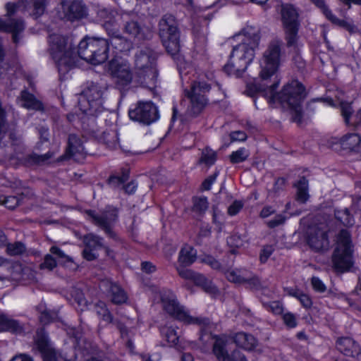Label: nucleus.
I'll return each mask as SVG.
<instances>
[{
  "mask_svg": "<svg viewBox=\"0 0 361 361\" xmlns=\"http://www.w3.org/2000/svg\"><path fill=\"white\" fill-rule=\"evenodd\" d=\"M49 51L59 73H66L73 68L78 58L92 65H99L108 59L110 42L104 38L85 37L78 44L71 37L52 34L49 38Z\"/></svg>",
  "mask_w": 361,
  "mask_h": 361,
  "instance_id": "obj_1",
  "label": "nucleus"
},
{
  "mask_svg": "<svg viewBox=\"0 0 361 361\" xmlns=\"http://www.w3.org/2000/svg\"><path fill=\"white\" fill-rule=\"evenodd\" d=\"M279 85V81L274 82L265 90V94L273 102H279L281 106L289 111L291 120L300 123L302 119L301 104L305 98V87L298 80H293L287 83L280 92L275 90Z\"/></svg>",
  "mask_w": 361,
  "mask_h": 361,
  "instance_id": "obj_2",
  "label": "nucleus"
},
{
  "mask_svg": "<svg viewBox=\"0 0 361 361\" xmlns=\"http://www.w3.org/2000/svg\"><path fill=\"white\" fill-rule=\"evenodd\" d=\"M238 36L242 37L241 42L233 47L228 62L224 66V71L228 75L245 71L252 61L255 49L259 46V31L252 27L245 29Z\"/></svg>",
  "mask_w": 361,
  "mask_h": 361,
  "instance_id": "obj_3",
  "label": "nucleus"
},
{
  "mask_svg": "<svg viewBox=\"0 0 361 361\" xmlns=\"http://www.w3.org/2000/svg\"><path fill=\"white\" fill-rule=\"evenodd\" d=\"M97 13L109 37L111 46L119 52L129 51L133 44L122 35L121 30V23L123 24V13L105 7L99 8Z\"/></svg>",
  "mask_w": 361,
  "mask_h": 361,
  "instance_id": "obj_4",
  "label": "nucleus"
},
{
  "mask_svg": "<svg viewBox=\"0 0 361 361\" xmlns=\"http://www.w3.org/2000/svg\"><path fill=\"white\" fill-rule=\"evenodd\" d=\"M157 54L149 47L138 50L135 55V82L153 89L157 86L158 73L156 68Z\"/></svg>",
  "mask_w": 361,
  "mask_h": 361,
  "instance_id": "obj_5",
  "label": "nucleus"
},
{
  "mask_svg": "<svg viewBox=\"0 0 361 361\" xmlns=\"http://www.w3.org/2000/svg\"><path fill=\"white\" fill-rule=\"evenodd\" d=\"M161 300L164 310L174 318L188 324H197L201 328V331L207 334L212 329V324L207 317H193L188 314L177 301L176 295L169 290H163L161 293Z\"/></svg>",
  "mask_w": 361,
  "mask_h": 361,
  "instance_id": "obj_6",
  "label": "nucleus"
},
{
  "mask_svg": "<svg viewBox=\"0 0 361 361\" xmlns=\"http://www.w3.org/2000/svg\"><path fill=\"white\" fill-rule=\"evenodd\" d=\"M334 269L338 273L348 271L353 265L350 234L341 230L337 236V245L332 255Z\"/></svg>",
  "mask_w": 361,
  "mask_h": 361,
  "instance_id": "obj_7",
  "label": "nucleus"
},
{
  "mask_svg": "<svg viewBox=\"0 0 361 361\" xmlns=\"http://www.w3.org/2000/svg\"><path fill=\"white\" fill-rule=\"evenodd\" d=\"M284 56L283 42L274 39L269 42L259 61V75L262 80H267L278 71Z\"/></svg>",
  "mask_w": 361,
  "mask_h": 361,
  "instance_id": "obj_8",
  "label": "nucleus"
},
{
  "mask_svg": "<svg viewBox=\"0 0 361 361\" xmlns=\"http://www.w3.org/2000/svg\"><path fill=\"white\" fill-rule=\"evenodd\" d=\"M210 89V84L199 80H194L189 90H185V97L189 101L187 108L188 114L195 116L202 111L208 103L207 93Z\"/></svg>",
  "mask_w": 361,
  "mask_h": 361,
  "instance_id": "obj_9",
  "label": "nucleus"
},
{
  "mask_svg": "<svg viewBox=\"0 0 361 361\" xmlns=\"http://www.w3.org/2000/svg\"><path fill=\"white\" fill-rule=\"evenodd\" d=\"M159 35L166 51L175 55L180 51V35L173 16L166 14L159 22Z\"/></svg>",
  "mask_w": 361,
  "mask_h": 361,
  "instance_id": "obj_10",
  "label": "nucleus"
},
{
  "mask_svg": "<svg viewBox=\"0 0 361 361\" xmlns=\"http://www.w3.org/2000/svg\"><path fill=\"white\" fill-rule=\"evenodd\" d=\"M109 72L115 87L121 92L127 91L135 82L130 64L126 60L114 59L109 63Z\"/></svg>",
  "mask_w": 361,
  "mask_h": 361,
  "instance_id": "obj_11",
  "label": "nucleus"
},
{
  "mask_svg": "<svg viewBox=\"0 0 361 361\" xmlns=\"http://www.w3.org/2000/svg\"><path fill=\"white\" fill-rule=\"evenodd\" d=\"M281 14L287 47H295L298 40V32L300 27L298 13L293 5L285 4L281 6Z\"/></svg>",
  "mask_w": 361,
  "mask_h": 361,
  "instance_id": "obj_12",
  "label": "nucleus"
},
{
  "mask_svg": "<svg viewBox=\"0 0 361 361\" xmlns=\"http://www.w3.org/2000/svg\"><path fill=\"white\" fill-rule=\"evenodd\" d=\"M103 88L98 84L92 82L88 85L78 99L80 110L87 114H94L100 111L103 104Z\"/></svg>",
  "mask_w": 361,
  "mask_h": 361,
  "instance_id": "obj_13",
  "label": "nucleus"
},
{
  "mask_svg": "<svg viewBox=\"0 0 361 361\" xmlns=\"http://www.w3.org/2000/svg\"><path fill=\"white\" fill-rule=\"evenodd\" d=\"M123 31L130 37L140 42L152 37L151 31L140 21L138 16L135 13H123Z\"/></svg>",
  "mask_w": 361,
  "mask_h": 361,
  "instance_id": "obj_14",
  "label": "nucleus"
},
{
  "mask_svg": "<svg viewBox=\"0 0 361 361\" xmlns=\"http://www.w3.org/2000/svg\"><path fill=\"white\" fill-rule=\"evenodd\" d=\"M128 115L132 121L144 125H149L159 118L157 107L151 102H138L129 109Z\"/></svg>",
  "mask_w": 361,
  "mask_h": 361,
  "instance_id": "obj_15",
  "label": "nucleus"
},
{
  "mask_svg": "<svg viewBox=\"0 0 361 361\" xmlns=\"http://www.w3.org/2000/svg\"><path fill=\"white\" fill-rule=\"evenodd\" d=\"M85 213L92 224L99 226L109 236H114L112 226L117 219V210L114 207H107L100 213L93 210H87Z\"/></svg>",
  "mask_w": 361,
  "mask_h": 361,
  "instance_id": "obj_16",
  "label": "nucleus"
},
{
  "mask_svg": "<svg viewBox=\"0 0 361 361\" xmlns=\"http://www.w3.org/2000/svg\"><path fill=\"white\" fill-rule=\"evenodd\" d=\"M213 353L218 361H247L245 356L238 349L228 352V341L224 337L216 338Z\"/></svg>",
  "mask_w": 361,
  "mask_h": 361,
  "instance_id": "obj_17",
  "label": "nucleus"
},
{
  "mask_svg": "<svg viewBox=\"0 0 361 361\" xmlns=\"http://www.w3.org/2000/svg\"><path fill=\"white\" fill-rule=\"evenodd\" d=\"M307 243L316 252L328 250L329 241L326 231L317 226H310L307 232Z\"/></svg>",
  "mask_w": 361,
  "mask_h": 361,
  "instance_id": "obj_18",
  "label": "nucleus"
},
{
  "mask_svg": "<svg viewBox=\"0 0 361 361\" xmlns=\"http://www.w3.org/2000/svg\"><path fill=\"white\" fill-rule=\"evenodd\" d=\"M99 288L114 304H121L127 300L126 293L116 283L108 279L103 280L100 282Z\"/></svg>",
  "mask_w": 361,
  "mask_h": 361,
  "instance_id": "obj_19",
  "label": "nucleus"
},
{
  "mask_svg": "<svg viewBox=\"0 0 361 361\" xmlns=\"http://www.w3.org/2000/svg\"><path fill=\"white\" fill-rule=\"evenodd\" d=\"M336 348L345 356L351 357L361 361V350L360 345L351 338L343 337L336 341Z\"/></svg>",
  "mask_w": 361,
  "mask_h": 361,
  "instance_id": "obj_20",
  "label": "nucleus"
},
{
  "mask_svg": "<svg viewBox=\"0 0 361 361\" xmlns=\"http://www.w3.org/2000/svg\"><path fill=\"white\" fill-rule=\"evenodd\" d=\"M24 29L25 25L22 19L9 18L7 20L0 19V31L11 33L13 41L16 44L19 43L20 34Z\"/></svg>",
  "mask_w": 361,
  "mask_h": 361,
  "instance_id": "obj_21",
  "label": "nucleus"
},
{
  "mask_svg": "<svg viewBox=\"0 0 361 361\" xmlns=\"http://www.w3.org/2000/svg\"><path fill=\"white\" fill-rule=\"evenodd\" d=\"M66 17L69 20L82 18L85 16V7L79 0H74L68 4L63 5Z\"/></svg>",
  "mask_w": 361,
  "mask_h": 361,
  "instance_id": "obj_22",
  "label": "nucleus"
},
{
  "mask_svg": "<svg viewBox=\"0 0 361 361\" xmlns=\"http://www.w3.org/2000/svg\"><path fill=\"white\" fill-rule=\"evenodd\" d=\"M23 331V325L18 320L14 319L6 314H0V332L9 331L14 334H21Z\"/></svg>",
  "mask_w": 361,
  "mask_h": 361,
  "instance_id": "obj_23",
  "label": "nucleus"
},
{
  "mask_svg": "<svg viewBox=\"0 0 361 361\" xmlns=\"http://www.w3.org/2000/svg\"><path fill=\"white\" fill-rule=\"evenodd\" d=\"M341 147L353 152L361 150V137L357 133H348L343 136L339 141Z\"/></svg>",
  "mask_w": 361,
  "mask_h": 361,
  "instance_id": "obj_24",
  "label": "nucleus"
},
{
  "mask_svg": "<svg viewBox=\"0 0 361 361\" xmlns=\"http://www.w3.org/2000/svg\"><path fill=\"white\" fill-rule=\"evenodd\" d=\"M234 343L246 350H252L257 345V339L251 334L238 332L233 336Z\"/></svg>",
  "mask_w": 361,
  "mask_h": 361,
  "instance_id": "obj_25",
  "label": "nucleus"
},
{
  "mask_svg": "<svg viewBox=\"0 0 361 361\" xmlns=\"http://www.w3.org/2000/svg\"><path fill=\"white\" fill-rule=\"evenodd\" d=\"M341 114L348 125L357 126L361 124V109L355 115H352L353 109L349 103H341Z\"/></svg>",
  "mask_w": 361,
  "mask_h": 361,
  "instance_id": "obj_26",
  "label": "nucleus"
},
{
  "mask_svg": "<svg viewBox=\"0 0 361 361\" xmlns=\"http://www.w3.org/2000/svg\"><path fill=\"white\" fill-rule=\"evenodd\" d=\"M24 10L32 9V15L35 18L42 16L45 10V0H19Z\"/></svg>",
  "mask_w": 361,
  "mask_h": 361,
  "instance_id": "obj_27",
  "label": "nucleus"
},
{
  "mask_svg": "<svg viewBox=\"0 0 361 361\" xmlns=\"http://www.w3.org/2000/svg\"><path fill=\"white\" fill-rule=\"evenodd\" d=\"M226 278L228 281L235 283H247L250 288H257L259 286V281L257 278L247 279L243 276L240 271L232 270L226 272Z\"/></svg>",
  "mask_w": 361,
  "mask_h": 361,
  "instance_id": "obj_28",
  "label": "nucleus"
},
{
  "mask_svg": "<svg viewBox=\"0 0 361 361\" xmlns=\"http://www.w3.org/2000/svg\"><path fill=\"white\" fill-rule=\"evenodd\" d=\"M196 257V250L192 247L185 245L179 252L178 262L182 266L188 267L195 261Z\"/></svg>",
  "mask_w": 361,
  "mask_h": 361,
  "instance_id": "obj_29",
  "label": "nucleus"
},
{
  "mask_svg": "<svg viewBox=\"0 0 361 361\" xmlns=\"http://www.w3.org/2000/svg\"><path fill=\"white\" fill-rule=\"evenodd\" d=\"M20 101V105L27 109H42V104L26 90L21 92Z\"/></svg>",
  "mask_w": 361,
  "mask_h": 361,
  "instance_id": "obj_30",
  "label": "nucleus"
},
{
  "mask_svg": "<svg viewBox=\"0 0 361 361\" xmlns=\"http://www.w3.org/2000/svg\"><path fill=\"white\" fill-rule=\"evenodd\" d=\"M318 8H321L326 18L330 20L332 23L341 26L345 27L346 22L343 20L338 19L335 15H334L331 11L326 6L324 0H310Z\"/></svg>",
  "mask_w": 361,
  "mask_h": 361,
  "instance_id": "obj_31",
  "label": "nucleus"
},
{
  "mask_svg": "<svg viewBox=\"0 0 361 361\" xmlns=\"http://www.w3.org/2000/svg\"><path fill=\"white\" fill-rule=\"evenodd\" d=\"M67 153L70 157H76L77 154L82 155L84 147L80 139L74 134L68 137Z\"/></svg>",
  "mask_w": 361,
  "mask_h": 361,
  "instance_id": "obj_32",
  "label": "nucleus"
},
{
  "mask_svg": "<svg viewBox=\"0 0 361 361\" xmlns=\"http://www.w3.org/2000/svg\"><path fill=\"white\" fill-rule=\"evenodd\" d=\"M297 188L296 200L300 203H305L308 198V180L304 177H301L295 184Z\"/></svg>",
  "mask_w": 361,
  "mask_h": 361,
  "instance_id": "obj_33",
  "label": "nucleus"
},
{
  "mask_svg": "<svg viewBox=\"0 0 361 361\" xmlns=\"http://www.w3.org/2000/svg\"><path fill=\"white\" fill-rule=\"evenodd\" d=\"M192 281L197 286H202L207 293L215 294L217 291L216 286L202 274L195 273Z\"/></svg>",
  "mask_w": 361,
  "mask_h": 361,
  "instance_id": "obj_34",
  "label": "nucleus"
},
{
  "mask_svg": "<svg viewBox=\"0 0 361 361\" xmlns=\"http://www.w3.org/2000/svg\"><path fill=\"white\" fill-rule=\"evenodd\" d=\"M160 332L170 346H175L178 344L179 336L173 328L164 326L160 329Z\"/></svg>",
  "mask_w": 361,
  "mask_h": 361,
  "instance_id": "obj_35",
  "label": "nucleus"
},
{
  "mask_svg": "<svg viewBox=\"0 0 361 361\" xmlns=\"http://www.w3.org/2000/svg\"><path fill=\"white\" fill-rule=\"evenodd\" d=\"M83 242L86 247L96 250L104 247L103 238L94 233L85 235L83 238Z\"/></svg>",
  "mask_w": 361,
  "mask_h": 361,
  "instance_id": "obj_36",
  "label": "nucleus"
},
{
  "mask_svg": "<svg viewBox=\"0 0 361 361\" xmlns=\"http://www.w3.org/2000/svg\"><path fill=\"white\" fill-rule=\"evenodd\" d=\"M334 214L336 219L344 226H351L355 224L354 218L347 208L336 209Z\"/></svg>",
  "mask_w": 361,
  "mask_h": 361,
  "instance_id": "obj_37",
  "label": "nucleus"
},
{
  "mask_svg": "<svg viewBox=\"0 0 361 361\" xmlns=\"http://www.w3.org/2000/svg\"><path fill=\"white\" fill-rule=\"evenodd\" d=\"M97 314L102 316L103 320L110 323L112 322L113 317L109 310L106 308L105 302L99 301L94 306Z\"/></svg>",
  "mask_w": 361,
  "mask_h": 361,
  "instance_id": "obj_38",
  "label": "nucleus"
},
{
  "mask_svg": "<svg viewBox=\"0 0 361 361\" xmlns=\"http://www.w3.org/2000/svg\"><path fill=\"white\" fill-rule=\"evenodd\" d=\"M250 154L245 148H240L237 151L233 152L230 155V161L232 164H238L245 161Z\"/></svg>",
  "mask_w": 361,
  "mask_h": 361,
  "instance_id": "obj_39",
  "label": "nucleus"
},
{
  "mask_svg": "<svg viewBox=\"0 0 361 361\" xmlns=\"http://www.w3.org/2000/svg\"><path fill=\"white\" fill-rule=\"evenodd\" d=\"M192 210L198 214H202L208 208L207 198L205 197H199L193 198Z\"/></svg>",
  "mask_w": 361,
  "mask_h": 361,
  "instance_id": "obj_40",
  "label": "nucleus"
},
{
  "mask_svg": "<svg viewBox=\"0 0 361 361\" xmlns=\"http://www.w3.org/2000/svg\"><path fill=\"white\" fill-rule=\"evenodd\" d=\"M216 159V154L214 151L211 149L206 148L202 152L200 162L205 164L207 166L213 165Z\"/></svg>",
  "mask_w": 361,
  "mask_h": 361,
  "instance_id": "obj_41",
  "label": "nucleus"
},
{
  "mask_svg": "<svg viewBox=\"0 0 361 361\" xmlns=\"http://www.w3.org/2000/svg\"><path fill=\"white\" fill-rule=\"evenodd\" d=\"M290 295L296 298L305 308H310L312 306V300L309 295L300 292L298 290H291Z\"/></svg>",
  "mask_w": 361,
  "mask_h": 361,
  "instance_id": "obj_42",
  "label": "nucleus"
},
{
  "mask_svg": "<svg viewBox=\"0 0 361 361\" xmlns=\"http://www.w3.org/2000/svg\"><path fill=\"white\" fill-rule=\"evenodd\" d=\"M7 252L11 256L20 255L25 251V246L20 242H16L7 245Z\"/></svg>",
  "mask_w": 361,
  "mask_h": 361,
  "instance_id": "obj_43",
  "label": "nucleus"
},
{
  "mask_svg": "<svg viewBox=\"0 0 361 361\" xmlns=\"http://www.w3.org/2000/svg\"><path fill=\"white\" fill-rule=\"evenodd\" d=\"M57 265L56 260L52 257L51 254L45 255L44 262L40 264V269H47L49 271L53 270Z\"/></svg>",
  "mask_w": 361,
  "mask_h": 361,
  "instance_id": "obj_44",
  "label": "nucleus"
},
{
  "mask_svg": "<svg viewBox=\"0 0 361 361\" xmlns=\"http://www.w3.org/2000/svg\"><path fill=\"white\" fill-rule=\"evenodd\" d=\"M264 305L268 311L274 314H281L283 312V305L279 301H272L269 303H265Z\"/></svg>",
  "mask_w": 361,
  "mask_h": 361,
  "instance_id": "obj_45",
  "label": "nucleus"
},
{
  "mask_svg": "<svg viewBox=\"0 0 361 361\" xmlns=\"http://www.w3.org/2000/svg\"><path fill=\"white\" fill-rule=\"evenodd\" d=\"M274 251V247L272 245H267L263 247L260 252L259 260L262 263H265L272 255Z\"/></svg>",
  "mask_w": 361,
  "mask_h": 361,
  "instance_id": "obj_46",
  "label": "nucleus"
},
{
  "mask_svg": "<svg viewBox=\"0 0 361 361\" xmlns=\"http://www.w3.org/2000/svg\"><path fill=\"white\" fill-rule=\"evenodd\" d=\"M286 219V217L284 215L279 214L276 215L272 219L269 220L267 222V225L268 226V227L274 228L283 224L285 222Z\"/></svg>",
  "mask_w": 361,
  "mask_h": 361,
  "instance_id": "obj_47",
  "label": "nucleus"
},
{
  "mask_svg": "<svg viewBox=\"0 0 361 361\" xmlns=\"http://www.w3.org/2000/svg\"><path fill=\"white\" fill-rule=\"evenodd\" d=\"M177 271L180 277L185 279L192 280L196 272H194L191 269H186L185 267L180 264L177 267Z\"/></svg>",
  "mask_w": 361,
  "mask_h": 361,
  "instance_id": "obj_48",
  "label": "nucleus"
},
{
  "mask_svg": "<svg viewBox=\"0 0 361 361\" xmlns=\"http://www.w3.org/2000/svg\"><path fill=\"white\" fill-rule=\"evenodd\" d=\"M54 154L53 152H48L47 153L44 154H33L31 155L30 158L32 161L37 163V164H43L48 161L50 158L53 157Z\"/></svg>",
  "mask_w": 361,
  "mask_h": 361,
  "instance_id": "obj_49",
  "label": "nucleus"
},
{
  "mask_svg": "<svg viewBox=\"0 0 361 361\" xmlns=\"http://www.w3.org/2000/svg\"><path fill=\"white\" fill-rule=\"evenodd\" d=\"M311 283L313 289L319 293H324L326 290V287L323 281L318 277L313 276L311 279Z\"/></svg>",
  "mask_w": 361,
  "mask_h": 361,
  "instance_id": "obj_50",
  "label": "nucleus"
},
{
  "mask_svg": "<svg viewBox=\"0 0 361 361\" xmlns=\"http://www.w3.org/2000/svg\"><path fill=\"white\" fill-rule=\"evenodd\" d=\"M283 320L288 328H295L297 326L296 317L290 312L284 313L283 314Z\"/></svg>",
  "mask_w": 361,
  "mask_h": 361,
  "instance_id": "obj_51",
  "label": "nucleus"
},
{
  "mask_svg": "<svg viewBox=\"0 0 361 361\" xmlns=\"http://www.w3.org/2000/svg\"><path fill=\"white\" fill-rule=\"evenodd\" d=\"M22 7V5L19 4V1L18 3H11L8 2L5 5V8L6 11V16L8 17H11L12 16L15 15L18 11V9Z\"/></svg>",
  "mask_w": 361,
  "mask_h": 361,
  "instance_id": "obj_52",
  "label": "nucleus"
},
{
  "mask_svg": "<svg viewBox=\"0 0 361 361\" xmlns=\"http://www.w3.org/2000/svg\"><path fill=\"white\" fill-rule=\"evenodd\" d=\"M243 202L240 200H235L228 208V214L231 216L237 214L243 208Z\"/></svg>",
  "mask_w": 361,
  "mask_h": 361,
  "instance_id": "obj_53",
  "label": "nucleus"
},
{
  "mask_svg": "<svg viewBox=\"0 0 361 361\" xmlns=\"http://www.w3.org/2000/svg\"><path fill=\"white\" fill-rule=\"evenodd\" d=\"M201 260L203 263L208 264L214 269L219 270L221 269L220 263L210 255L204 257Z\"/></svg>",
  "mask_w": 361,
  "mask_h": 361,
  "instance_id": "obj_54",
  "label": "nucleus"
},
{
  "mask_svg": "<svg viewBox=\"0 0 361 361\" xmlns=\"http://www.w3.org/2000/svg\"><path fill=\"white\" fill-rule=\"evenodd\" d=\"M128 178V174H123L121 177L111 176L109 180V183L113 187H116L123 184Z\"/></svg>",
  "mask_w": 361,
  "mask_h": 361,
  "instance_id": "obj_55",
  "label": "nucleus"
},
{
  "mask_svg": "<svg viewBox=\"0 0 361 361\" xmlns=\"http://www.w3.org/2000/svg\"><path fill=\"white\" fill-rule=\"evenodd\" d=\"M219 172H215L213 175L209 176L207 178L202 184V188L204 190H209L211 189L212 184L216 181V177L218 176Z\"/></svg>",
  "mask_w": 361,
  "mask_h": 361,
  "instance_id": "obj_56",
  "label": "nucleus"
},
{
  "mask_svg": "<svg viewBox=\"0 0 361 361\" xmlns=\"http://www.w3.org/2000/svg\"><path fill=\"white\" fill-rule=\"evenodd\" d=\"M82 255L85 259L92 261L97 257V250L85 246L83 250Z\"/></svg>",
  "mask_w": 361,
  "mask_h": 361,
  "instance_id": "obj_57",
  "label": "nucleus"
},
{
  "mask_svg": "<svg viewBox=\"0 0 361 361\" xmlns=\"http://www.w3.org/2000/svg\"><path fill=\"white\" fill-rule=\"evenodd\" d=\"M4 204H5L7 208L13 209L18 205V199L15 196L7 197L4 201Z\"/></svg>",
  "mask_w": 361,
  "mask_h": 361,
  "instance_id": "obj_58",
  "label": "nucleus"
},
{
  "mask_svg": "<svg viewBox=\"0 0 361 361\" xmlns=\"http://www.w3.org/2000/svg\"><path fill=\"white\" fill-rule=\"evenodd\" d=\"M35 344L42 354H44V351L51 349V348L48 345L47 341L44 338H37L35 341Z\"/></svg>",
  "mask_w": 361,
  "mask_h": 361,
  "instance_id": "obj_59",
  "label": "nucleus"
},
{
  "mask_svg": "<svg viewBox=\"0 0 361 361\" xmlns=\"http://www.w3.org/2000/svg\"><path fill=\"white\" fill-rule=\"evenodd\" d=\"M231 140L232 142L244 141L247 138L245 133L243 131H234L230 134Z\"/></svg>",
  "mask_w": 361,
  "mask_h": 361,
  "instance_id": "obj_60",
  "label": "nucleus"
},
{
  "mask_svg": "<svg viewBox=\"0 0 361 361\" xmlns=\"http://www.w3.org/2000/svg\"><path fill=\"white\" fill-rule=\"evenodd\" d=\"M53 319L54 314L47 310L42 312L39 316V320L43 324L49 323Z\"/></svg>",
  "mask_w": 361,
  "mask_h": 361,
  "instance_id": "obj_61",
  "label": "nucleus"
},
{
  "mask_svg": "<svg viewBox=\"0 0 361 361\" xmlns=\"http://www.w3.org/2000/svg\"><path fill=\"white\" fill-rule=\"evenodd\" d=\"M109 135H111L110 133H107V134L104 133V139L105 140H106V144L109 147H115L117 144L118 140V138L117 137V134L115 132H112L111 140H109L107 138V136H109Z\"/></svg>",
  "mask_w": 361,
  "mask_h": 361,
  "instance_id": "obj_62",
  "label": "nucleus"
},
{
  "mask_svg": "<svg viewBox=\"0 0 361 361\" xmlns=\"http://www.w3.org/2000/svg\"><path fill=\"white\" fill-rule=\"evenodd\" d=\"M51 255H56L59 259H68V256L58 247L52 246L50 248Z\"/></svg>",
  "mask_w": 361,
  "mask_h": 361,
  "instance_id": "obj_63",
  "label": "nucleus"
},
{
  "mask_svg": "<svg viewBox=\"0 0 361 361\" xmlns=\"http://www.w3.org/2000/svg\"><path fill=\"white\" fill-rule=\"evenodd\" d=\"M142 269L147 274H151L156 271V267L151 262H144L142 263Z\"/></svg>",
  "mask_w": 361,
  "mask_h": 361,
  "instance_id": "obj_64",
  "label": "nucleus"
}]
</instances>
